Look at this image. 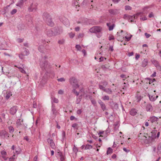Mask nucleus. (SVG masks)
Returning <instances> with one entry per match:
<instances>
[{"mask_svg": "<svg viewBox=\"0 0 161 161\" xmlns=\"http://www.w3.org/2000/svg\"><path fill=\"white\" fill-rule=\"evenodd\" d=\"M23 49L24 50V51L21 53L22 54H23L24 56L28 55L29 54L28 50L25 48H23Z\"/></svg>", "mask_w": 161, "mask_h": 161, "instance_id": "nucleus-21", "label": "nucleus"}, {"mask_svg": "<svg viewBox=\"0 0 161 161\" xmlns=\"http://www.w3.org/2000/svg\"><path fill=\"white\" fill-rule=\"evenodd\" d=\"M102 30V28L100 26H95L91 28L89 30L91 33H97L101 32Z\"/></svg>", "mask_w": 161, "mask_h": 161, "instance_id": "nucleus-3", "label": "nucleus"}, {"mask_svg": "<svg viewBox=\"0 0 161 161\" xmlns=\"http://www.w3.org/2000/svg\"><path fill=\"white\" fill-rule=\"evenodd\" d=\"M157 153H161V142L159 144L157 147Z\"/></svg>", "mask_w": 161, "mask_h": 161, "instance_id": "nucleus-27", "label": "nucleus"}, {"mask_svg": "<svg viewBox=\"0 0 161 161\" xmlns=\"http://www.w3.org/2000/svg\"><path fill=\"white\" fill-rule=\"evenodd\" d=\"M16 124L17 125V126H19L21 125V122H20V119H17V121H16Z\"/></svg>", "mask_w": 161, "mask_h": 161, "instance_id": "nucleus-39", "label": "nucleus"}, {"mask_svg": "<svg viewBox=\"0 0 161 161\" xmlns=\"http://www.w3.org/2000/svg\"><path fill=\"white\" fill-rule=\"evenodd\" d=\"M17 11V10L16 9H13L11 12V14L12 15H13L15 14Z\"/></svg>", "mask_w": 161, "mask_h": 161, "instance_id": "nucleus-44", "label": "nucleus"}, {"mask_svg": "<svg viewBox=\"0 0 161 161\" xmlns=\"http://www.w3.org/2000/svg\"><path fill=\"white\" fill-rule=\"evenodd\" d=\"M148 61L147 59H144L142 61V66L143 67H146Z\"/></svg>", "mask_w": 161, "mask_h": 161, "instance_id": "nucleus-23", "label": "nucleus"}, {"mask_svg": "<svg viewBox=\"0 0 161 161\" xmlns=\"http://www.w3.org/2000/svg\"><path fill=\"white\" fill-rule=\"evenodd\" d=\"M6 155H3L2 156V158L5 160H7L8 158L6 156Z\"/></svg>", "mask_w": 161, "mask_h": 161, "instance_id": "nucleus-54", "label": "nucleus"}, {"mask_svg": "<svg viewBox=\"0 0 161 161\" xmlns=\"http://www.w3.org/2000/svg\"><path fill=\"white\" fill-rule=\"evenodd\" d=\"M106 58H104L103 57H101L99 58V59L100 60V62L103 61L104 60H106Z\"/></svg>", "mask_w": 161, "mask_h": 161, "instance_id": "nucleus-53", "label": "nucleus"}, {"mask_svg": "<svg viewBox=\"0 0 161 161\" xmlns=\"http://www.w3.org/2000/svg\"><path fill=\"white\" fill-rule=\"evenodd\" d=\"M46 34L48 36L51 37L56 36V35L58 34H59L60 33V32L57 31H55V32H53V30L48 29L46 31Z\"/></svg>", "mask_w": 161, "mask_h": 161, "instance_id": "nucleus-4", "label": "nucleus"}, {"mask_svg": "<svg viewBox=\"0 0 161 161\" xmlns=\"http://www.w3.org/2000/svg\"><path fill=\"white\" fill-rule=\"evenodd\" d=\"M155 138L153 137L149 136L146 139L147 140V143H153L155 142Z\"/></svg>", "mask_w": 161, "mask_h": 161, "instance_id": "nucleus-12", "label": "nucleus"}, {"mask_svg": "<svg viewBox=\"0 0 161 161\" xmlns=\"http://www.w3.org/2000/svg\"><path fill=\"white\" fill-rule=\"evenodd\" d=\"M90 97H92L91 96H90V95H86L85 97L86 99H88V98L90 99Z\"/></svg>", "mask_w": 161, "mask_h": 161, "instance_id": "nucleus-60", "label": "nucleus"}, {"mask_svg": "<svg viewBox=\"0 0 161 161\" xmlns=\"http://www.w3.org/2000/svg\"><path fill=\"white\" fill-rule=\"evenodd\" d=\"M58 155L59 156L60 159L61 161H63L64 160V157L63 153L62 152L60 151L58 152Z\"/></svg>", "mask_w": 161, "mask_h": 161, "instance_id": "nucleus-20", "label": "nucleus"}, {"mask_svg": "<svg viewBox=\"0 0 161 161\" xmlns=\"http://www.w3.org/2000/svg\"><path fill=\"white\" fill-rule=\"evenodd\" d=\"M81 113L82 111L81 109L78 110L77 111V113L78 114H80Z\"/></svg>", "mask_w": 161, "mask_h": 161, "instance_id": "nucleus-63", "label": "nucleus"}, {"mask_svg": "<svg viewBox=\"0 0 161 161\" xmlns=\"http://www.w3.org/2000/svg\"><path fill=\"white\" fill-rule=\"evenodd\" d=\"M23 41V39L21 38H19L17 39V41L19 43H21Z\"/></svg>", "mask_w": 161, "mask_h": 161, "instance_id": "nucleus-50", "label": "nucleus"}, {"mask_svg": "<svg viewBox=\"0 0 161 161\" xmlns=\"http://www.w3.org/2000/svg\"><path fill=\"white\" fill-rule=\"evenodd\" d=\"M73 151L75 153V154H76L78 151V149L77 148L75 145L73 148Z\"/></svg>", "mask_w": 161, "mask_h": 161, "instance_id": "nucleus-41", "label": "nucleus"}, {"mask_svg": "<svg viewBox=\"0 0 161 161\" xmlns=\"http://www.w3.org/2000/svg\"><path fill=\"white\" fill-rule=\"evenodd\" d=\"M43 17L47 24L49 26H52L54 25V23L52 20V18L49 14L47 13H45L43 15Z\"/></svg>", "mask_w": 161, "mask_h": 161, "instance_id": "nucleus-1", "label": "nucleus"}, {"mask_svg": "<svg viewBox=\"0 0 161 161\" xmlns=\"http://www.w3.org/2000/svg\"><path fill=\"white\" fill-rule=\"evenodd\" d=\"M109 13L112 15H115L119 13V10L116 9H111L109 10Z\"/></svg>", "mask_w": 161, "mask_h": 161, "instance_id": "nucleus-11", "label": "nucleus"}, {"mask_svg": "<svg viewBox=\"0 0 161 161\" xmlns=\"http://www.w3.org/2000/svg\"><path fill=\"white\" fill-rule=\"evenodd\" d=\"M41 67L43 70L46 69L49 66L47 62L44 60L43 62H41L40 64Z\"/></svg>", "mask_w": 161, "mask_h": 161, "instance_id": "nucleus-9", "label": "nucleus"}, {"mask_svg": "<svg viewBox=\"0 0 161 161\" xmlns=\"http://www.w3.org/2000/svg\"><path fill=\"white\" fill-rule=\"evenodd\" d=\"M123 18L129 21L133 22H134V19H135V16L134 15L131 16L127 14H125Z\"/></svg>", "mask_w": 161, "mask_h": 161, "instance_id": "nucleus-6", "label": "nucleus"}, {"mask_svg": "<svg viewBox=\"0 0 161 161\" xmlns=\"http://www.w3.org/2000/svg\"><path fill=\"white\" fill-rule=\"evenodd\" d=\"M150 100L151 101H154L156 98L158 97V96H157L156 97H153V96H151L150 95H148Z\"/></svg>", "mask_w": 161, "mask_h": 161, "instance_id": "nucleus-25", "label": "nucleus"}, {"mask_svg": "<svg viewBox=\"0 0 161 161\" xmlns=\"http://www.w3.org/2000/svg\"><path fill=\"white\" fill-rule=\"evenodd\" d=\"M131 7L129 6L126 5L125 6V9L126 10H131Z\"/></svg>", "mask_w": 161, "mask_h": 161, "instance_id": "nucleus-40", "label": "nucleus"}, {"mask_svg": "<svg viewBox=\"0 0 161 161\" xmlns=\"http://www.w3.org/2000/svg\"><path fill=\"white\" fill-rule=\"evenodd\" d=\"M98 103L100 104L102 109L103 111L106 110V107L105 104L101 100H99Z\"/></svg>", "mask_w": 161, "mask_h": 161, "instance_id": "nucleus-15", "label": "nucleus"}, {"mask_svg": "<svg viewBox=\"0 0 161 161\" xmlns=\"http://www.w3.org/2000/svg\"><path fill=\"white\" fill-rule=\"evenodd\" d=\"M113 151L111 147H108V148L107 151V154H108L112 153Z\"/></svg>", "mask_w": 161, "mask_h": 161, "instance_id": "nucleus-34", "label": "nucleus"}, {"mask_svg": "<svg viewBox=\"0 0 161 161\" xmlns=\"http://www.w3.org/2000/svg\"><path fill=\"white\" fill-rule=\"evenodd\" d=\"M19 71L22 73H24L25 74H26V72L22 68H20V70Z\"/></svg>", "mask_w": 161, "mask_h": 161, "instance_id": "nucleus-52", "label": "nucleus"}, {"mask_svg": "<svg viewBox=\"0 0 161 161\" xmlns=\"http://www.w3.org/2000/svg\"><path fill=\"white\" fill-rule=\"evenodd\" d=\"M76 48L78 50L80 51L81 49V47L79 45H76L75 46Z\"/></svg>", "mask_w": 161, "mask_h": 161, "instance_id": "nucleus-48", "label": "nucleus"}, {"mask_svg": "<svg viewBox=\"0 0 161 161\" xmlns=\"http://www.w3.org/2000/svg\"><path fill=\"white\" fill-rule=\"evenodd\" d=\"M77 124L76 123L73 124L72 125V127L73 128H75L77 127Z\"/></svg>", "mask_w": 161, "mask_h": 161, "instance_id": "nucleus-62", "label": "nucleus"}, {"mask_svg": "<svg viewBox=\"0 0 161 161\" xmlns=\"http://www.w3.org/2000/svg\"><path fill=\"white\" fill-rule=\"evenodd\" d=\"M120 77L123 78V80H125L126 79V75H120Z\"/></svg>", "mask_w": 161, "mask_h": 161, "instance_id": "nucleus-56", "label": "nucleus"}, {"mask_svg": "<svg viewBox=\"0 0 161 161\" xmlns=\"http://www.w3.org/2000/svg\"><path fill=\"white\" fill-rule=\"evenodd\" d=\"M158 120V118L157 117L155 116H152L150 118L148 121H150L152 123H153L157 122Z\"/></svg>", "mask_w": 161, "mask_h": 161, "instance_id": "nucleus-17", "label": "nucleus"}, {"mask_svg": "<svg viewBox=\"0 0 161 161\" xmlns=\"http://www.w3.org/2000/svg\"><path fill=\"white\" fill-rule=\"evenodd\" d=\"M10 133H13L14 131V128L11 126H8V127Z\"/></svg>", "mask_w": 161, "mask_h": 161, "instance_id": "nucleus-31", "label": "nucleus"}, {"mask_svg": "<svg viewBox=\"0 0 161 161\" xmlns=\"http://www.w3.org/2000/svg\"><path fill=\"white\" fill-rule=\"evenodd\" d=\"M75 30L76 31H78L80 30V27L79 26L76 27L75 28Z\"/></svg>", "mask_w": 161, "mask_h": 161, "instance_id": "nucleus-57", "label": "nucleus"}, {"mask_svg": "<svg viewBox=\"0 0 161 161\" xmlns=\"http://www.w3.org/2000/svg\"><path fill=\"white\" fill-rule=\"evenodd\" d=\"M57 80L58 81L63 82L65 81V79L64 78H61L57 79Z\"/></svg>", "mask_w": 161, "mask_h": 161, "instance_id": "nucleus-46", "label": "nucleus"}, {"mask_svg": "<svg viewBox=\"0 0 161 161\" xmlns=\"http://www.w3.org/2000/svg\"><path fill=\"white\" fill-rule=\"evenodd\" d=\"M69 36L70 38H72L75 36V34L71 32L69 33Z\"/></svg>", "mask_w": 161, "mask_h": 161, "instance_id": "nucleus-43", "label": "nucleus"}, {"mask_svg": "<svg viewBox=\"0 0 161 161\" xmlns=\"http://www.w3.org/2000/svg\"><path fill=\"white\" fill-rule=\"evenodd\" d=\"M146 80H149V83L150 84H151V83H152L154 81H155V79H152L148 78H146Z\"/></svg>", "mask_w": 161, "mask_h": 161, "instance_id": "nucleus-38", "label": "nucleus"}, {"mask_svg": "<svg viewBox=\"0 0 161 161\" xmlns=\"http://www.w3.org/2000/svg\"><path fill=\"white\" fill-rule=\"evenodd\" d=\"M82 96V95H81V96H80L78 97H77L76 101V104H79L80 102L81 101V100Z\"/></svg>", "mask_w": 161, "mask_h": 161, "instance_id": "nucleus-30", "label": "nucleus"}, {"mask_svg": "<svg viewBox=\"0 0 161 161\" xmlns=\"http://www.w3.org/2000/svg\"><path fill=\"white\" fill-rule=\"evenodd\" d=\"M52 100L54 103H58V99L55 97L53 98Z\"/></svg>", "mask_w": 161, "mask_h": 161, "instance_id": "nucleus-42", "label": "nucleus"}, {"mask_svg": "<svg viewBox=\"0 0 161 161\" xmlns=\"http://www.w3.org/2000/svg\"><path fill=\"white\" fill-rule=\"evenodd\" d=\"M108 82L105 80L101 81L98 85L100 89L104 91L105 89V87L108 85Z\"/></svg>", "mask_w": 161, "mask_h": 161, "instance_id": "nucleus-5", "label": "nucleus"}, {"mask_svg": "<svg viewBox=\"0 0 161 161\" xmlns=\"http://www.w3.org/2000/svg\"><path fill=\"white\" fill-rule=\"evenodd\" d=\"M110 23H107V25L109 28L108 29L109 31H112L113 29L115 26V25L114 24H112L111 25H110Z\"/></svg>", "mask_w": 161, "mask_h": 161, "instance_id": "nucleus-24", "label": "nucleus"}, {"mask_svg": "<svg viewBox=\"0 0 161 161\" xmlns=\"http://www.w3.org/2000/svg\"><path fill=\"white\" fill-rule=\"evenodd\" d=\"M92 148V146L89 144H87L86 145L85 147V149H90Z\"/></svg>", "mask_w": 161, "mask_h": 161, "instance_id": "nucleus-33", "label": "nucleus"}, {"mask_svg": "<svg viewBox=\"0 0 161 161\" xmlns=\"http://www.w3.org/2000/svg\"><path fill=\"white\" fill-rule=\"evenodd\" d=\"M132 36V35H129L128 36H125V38L126 39V41H129Z\"/></svg>", "mask_w": 161, "mask_h": 161, "instance_id": "nucleus-37", "label": "nucleus"}, {"mask_svg": "<svg viewBox=\"0 0 161 161\" xmlns=\"http://www.w3.org/2000/svg\"><path fill=\"white\" fill-rule=\"evenodd\" d=\"M103 91L108 94H111L112 93V90L110 88H105Z\"/></svg>", "mask_w": 161, "mask_h": 161, "instance_id": "nucleus-26", "label": "nucleus"}, {"mask_svg": "<svg viewBox=\"0 0 161 161\" xmlns=\"http://www.w3.org/2000/svg\"><path fill=\"white\" fill-rule=\"evenodd\" d=\"M37 9V6L36 4H33L32 3L28 8V10L29 12H31L36 11Z\"/></svg>", "mask_w": 161, "mask_h": 161, "instance_id": "nucleus-10", "label": "nucleus"}, {"mask_svg": "<svg viewBox=\"0 0 161 161\" xmlns=\"http://www.w3.org/2000/svg\"><path fill=\"white\" fill-rule=\"evenodd\" d=\"M102 99L104 101L105 100H108L109 99V97L108 96L105 95L104 96L102 97Z\"/></svg>", "mask_w": 161, "mask_h": 161, "instance_id": "nucleus-35", "label": "nucleus"}, {"mask_svg": "<svg viewBox=\"0 0 161 161\" xmlns=\"http://www.w3.org/2000/svg\"><path fill=\"white\" fill-rule=\"evenodd\" d=\"M156 72H154L153 74L151 75L152 77H155L156 76Z\"/></svg>", "mask_w": 161, "mask_h": 161, "instance_id": "nucleus-64", "label": "nucleus"}, {"mask_svg": "<svg viewBox=\"0 0 161 161\" xmlns=\"http://www.w3.org/2000/svg\"><path fill=\"white\" fill-rule=\"evenodd\" d=\"M9 134L5 130H2L0 131V136L1 138L8 139L9 137Z\"/></svg>", "mask_w": 161, "mask_h": 161, "instance_id": "nucleus-7", "label": "nucleus"}, {"mask_svg": "<svg viewBox=\"0 0 161 161\" xmlns=\"http://www.w3.org/2000/svg\"><path fill=\"white\" fill-rule=\"evenodd\" d=\"M24 2L20 0L19 2L16 4V5L17 6H19V7H21L23 5V4Z\"/></svg>", "mask_w": 161, "mask_h": 161, "instance_id": "nucleus-29", "label": "nucleus"}, {"mask_svg": "<svg viewBox=\"0 0 161 161\" xmlns=\"http://www.w3.org/2000/svg\"><path fill=\"white\" fill-rule=\"evenodd\" d=\"M137 113V111L136 109L134 108H132L130 112V114L133 116L135 115Z\"/></svg>", "mask_w": 161, "mask_h": 161, "instance_id": "nucleus-22", "label": "nucleus"}, {"mask_svg": "<svg viewBox=\"0 0 161 161\" xmlns=\"http://www.w3.org/2000/svg\"><path fill=\"white\" fill-rule=\"evenodd\" d=\"M84 34L83 33H80L78 35V38H82L84 36Z\"/></svg>", "mask_w": 161, "mask_h": 161, "instance_id": "nucleus-45", "label": "nucleus"}, {"mask_svg": "<svg viewBox=\"0 0 161 161\" xmlns=\"http://www.w3.org/2000/svg\"><path fill=\"white\" fill-rule=\"evenodd\" d=\"M17 158V156L15 155H14L11 157L9 158V161H14L15 159Z\"/></svg>", "mask_w": 161, "mask_h": 161, "instance_id": "nucleus-32", "label": "nucleus"}, {"mask_svg": "<svg viewBox=\"0 0 161 161\" xmlns=\"http://www.w3.org/2000/svg\"><path fill=\"white\" fill-rule=\"evenodd\" d=\"M52 111L53 113V114L54 115H56L58 114V111L55 108V105L53 104H52Z\"/></svg>", "mask_w": 161, "mask_h": 161, "instance_id": "nucleus-18", "label": "nucleus"}, {"mask_svg": "<svg viewBox=\"0 0 161 161\" xmlns=\"http://www.w3.org/2000/svg\"><path fill=\"white\" fill-rule=\"evenodd\" d=\"M90 99L91 100L92 104H93L94 106H95L97 103L96 101L95 100L92 98V97H90Z\"/></svg>", "mask_w": 161, "mask_h": 161, "instance_id": "nucleus-28", "label": "nucleus"}, {"mask_svg": "<svg viewBox=\"0 0 161 161\" xmlns=\"http://www.w3.org/2000/svg\"><path fill=\"white\" fill-rule=\"evenodd\" d=\"M60 20L66 26L69 27V22L68 19L64 17L60 19Z\"/></svg>", "mask_w": 161, "mask_h": 161, "instance_id": "nucleus-8", "label": "nucleus"}, {"mask_svg": "<svg viewBox=\"0 0 161 161\" xmlns=\"http://www.w3.org/2000/svg\"><path fill=\"white\" fill-rule=\"evenodd\" d=\"M69 82L74 88H77L79 87L77 80L74 77H72L69 79Z\"/></svg>", "mask_w": 161, "mask_h": 161, "instance_id": "nucleus-2", "label": "nucleus"}, {"mask_svg": "<svg viewBox=\"0 0 161 161\" xmlns=\"http://www.w3.org/2000/svg\"><path fill=\"white\" fill-rule=\"evenodd\" d=\"M64 92V91L62 90H59L58 92V93L60 95H62L63 94Z\"/></svg>", "mask_w": 161, "mask_h": 161, "instance_id": "nucleus-49", "label": "nucleus"}, {"mask_svg": "<svg viewBox=\"0 0 161 161\" xmlns=\"http://www.w3.org/2000/svg\"><path fill=\"white\" fill-rule=\"evenodd\" d=\"M76 88H73V89L72 91L77 96H78L79 95V92H78L76 90Z\"/></svg>", "mask_w": 161, "mask_h": 161, "instance_id": "nucleus-36", "label": "nucleus"}, {"mask_svg": "<svg viewBox=\"0 0 161 161\" xmlns=\"http://www.w3.org/2000/svg\"><path fill=\"white\" fill-rule=\"evenodd\" d=\"M145 36H146V37L147 38H148L149 37H150V36H151V35H150L149 34H148V33H145Z\"/></svg>", "mask_w": 161, "mask_h": 161, "instance_id": "nucleus-58", "label": "nucleus"}, {"mask_svg": "<svg viewBox=\"0 0 161 161\" xmlns=\"http://www.w3.org/2000/svg\"><path fill=\"white\" fill-rule=\"evenodd\" d=\"M47 142L50 144V146L53 149L55 147V145L52 139L48 138L47 140Z\"/></svg>", "mask_w": 161, "mask_h": 161, "instance_id": "nucleus-16", "label": "nucleus"}, {"mask_svg": "<svg viewBox=\"0 0 161 161\" xmlns=\"http://www.w3.org/2000/svg\"><path fill=\"white\" fill-rule=\"evenodd\" d=\"M25 56H24L23 54H22V53H21L19 55V57L20 59H23L24 58Z\"/></svg>", "mask_w": 161, "mask_h": 161, "instance_id": "nucleus-51", "label": "nucleus"}, {"mask_svg": "<svg viewBox=\"0 0 161 161\" xmlns=\"http://www.w3.org/2000/svg\"><path fill=\"white\" fill-rule=\"evenodd\" d=\"M152 63L158 69H161V67L160 65L159 64L158 62L155 60H151Z\"/></svg>", "mask_w": 161, "mask_h": 161, "instance_id": "nucleus-14", "label": "nucleus"}, {"mask_svg": "<svg viewBox=\"0 0 161 161\" xmlns=\"http://www.w3.org/2000/svg\"><path fill=\"white\" fill-rule=\"evenodd\" d=\"M1 153L2 155V156L3 155H7V153L4 150L2 151L1 152Z\"/></svg>", "mask_w": 161, "mask_h": 161, "instance_id": "nucleus-47", "label": "nucleus"}, {"mask_svg": "<svg viewBox=\"0 0 161 161\" xmlns=\"http://www.w3.org/2000/svg\"><path fill=\"white\" fill-rule=\"evenodd\" d=\"M109 39L110 40H113L114 39V36L112 35L110 36L109 37Z\"/></svg>", "mask_w": 161, "mask_h": 161, "instance_id": "nucleus-59", "label": "nucleus"}, {"mask_svg": "<svg viewBox=\"0 0 161 161\" xmlns=\"http://www.w3.org/2000/svg\"><path fill=\"white\" fill-rule=\"evenodd\" d=\"M146 109L147 112H151L153 110L152 106L150 104H147L146 105Z\"/></svg>", "mask_w": 161, "mask_h": 161, "instance_id": "nucleus-19", "label": "nucleus"}, {"mask_svg": "<svg viewBox=\"0 0 161 161\" xmlns=\"http://www.w3.org/2000/svg\"><path fill=\"white\" fill-rule=\"evenodd\" d=\"M154 15L152 12L149 15V17L150 18H152L153 17Z\"/></svg>", "mask_w": 161, "mask_h": 161, "instance_id": "nucleus-61", "label": "nucleus"}, {"mask_svg": "<svg viewBox=\"0 0 161 161\" xmlns=\"http://www.w3.org/2000/svg\"><path fill=\"white\" fill-rule=\"evenodd\" d=\"M64 40H60L58 41V43L59 44H63L64 43Z\"/></svg>", "mask_w": 161, "mask_h": 161, "instance_id": "nucleus-55", "label": "nucleus"}, {"mask_svg": "<svg viewBox=\"0 0 161 161\" xmlns=\"http://www.w3.org/2000/svg\"><path fill=\"white\" fill-rule=\"evenodd\" d=\"M17 110L18 108L17 107L14 106L10 108V113L11 114L14 115L16 113Z\"/></svg>", "mask_w": 161, "mask_h": 161, "instance_id": "nucleus-13", "label": "nucleus"}]
</instances>
